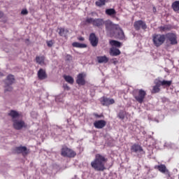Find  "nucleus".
Segmentation results:
<instances>
[{
    "instance_id": "11",
    "label": "nucleus",
    "mask_w": 179,
    "mask_h": 179,
    "mask_svg": "<svg viewBox=\"0 0 179 179\" xmlns=\"http://www.w3.org/2000/svg\"><path fill=\"white\" fill-rule=\"evenodd\" d=\"M104 25L107 31L118 30V29H120V26L118 24H115L110 20L105 21Z\"/></svg>"
},
{
    "instance_id": "26",
    "label": "nucleus",
    "mask_w": 179,
    "mask_h": 179,
    "mask_svg": "<svg viewBox=\"0 0 179 179\" xmlns=\"http://www.w3.org/2000/svg\"><path fill=\"white\" fill-rule=\"evenodd\" d=\"M115 31H119V32H117V38H119L120 40L125 38V34L120 27L117 29H115Z\"/></svg>"
},
{
    "instance_id": "36",
    "label": "nucleus",
    "mask_w": 179,
    "mask_h": 179,
    "mask_svg": "<svg viewBox=\"0 0 179 179\" xmlns=\"http://www.w3.org/2000/svg\"><path fill=\"white\" fill-rule=\"evenodd\" d=\"M21 14H22V15H27L28 14L27 10V9L22 10Z\"/></svg>"
},
{
    "instance_id": "5",
    "label": "nucleus",
    "mask_w": 179,
    "mask_h": 179,
    "mask_svg": "<svg viewBox=\"0 0 179 179\" xmlns=\"http://www.w3.org/2000/svg\"><path fill=\"white\" fill-rule=\"evenodd\" d=\"M133 96L137 102L143 103L145 98L147 96V92L143 89L136 90L134 92Z\"/></svg>"
},
{
    "instance_id": "34",
    "label": "nucleus",
    "mask_w": 179,
    "mask_h": 179,
    "mask_svg": "<svg viewBox=\"0 0 179 179\" xmlns=\"http://www.w3.org/2000/svg\"><path fill=\"white\" fill-rule=\"evenodd\" d=\"M47 45H48V46L50 47V48L52 47L53 45H54L53 41H52V40L48 41H47Z\"/></svg>"
},
{
    "instance_id": "17",
    "label": "nucleus",
    "mask_w": 179,
    "mask_h": 179,
    "mask_svg": "<svg viewBox=\"0 0 179 179\" xmlns=\"http://www.w3.org/2000/svg\"><path fill=\"white\" fill-rule=\"evenodd\" d=\"M38 78L40 80H44L48 78V75L45 69L41 68L38 70Z\"/></svg>"
},
{
    "instance_id": "22",
    "label": "nucleus",
    "mask_w": 179,
    "mask_h": 179,
    "mask_svg": "<svg viewBox=\"0 0 179 179\" xmlns=\"http://www.w3.org/2000/svg\"><path fill=\"white\" fill-rule=\"evenodd\" d=\"M99 64H107L109 61L106 56L98 57H96Z\"/></svg>"
},
{
    "instance_id": "27",
    "label": "nucleus",
    "mask_w": 179,
    "mask_h": 179,
    "mask_svg": "<svg viewBox=\"0 0 179 179\" xmlns=\"http://www.w3.org/2000/svg\"><path fill=\"white\" fill-rule=\"evenodd\" d=\"M172 8L174 12H179V1H175L172 3Z\"/></svg>"
},
{
    "instance_id": "31",
    "label": "nucleus",
    "mask_w": 179,
    "mask_h": 179,
    "mask_svg": "<svg viewBox=\"0 0 179 179\" xmlns=\"http://www.w3.org/2000/svg\"><path fill=\"white\" fill-rule=\"evenodd\" d=\"M159 92H160V87H157V86L155 85L152 88V93L156 94V93H159Z\"/></svg>"
},
{
    "instance_id": "30",
    "label": "nucleus",
    "mask_w": 179,
    "mask_h": 179,
    "mask_svg": "<svg viewBox=\"0 0 179 179\" xmlns=\"http://www.w3.org/2000/svg\"><path fill=\"white\" fill-rule=\"evenodd\" d=\"M162 84V86L170 87L172 84V81L163 80Z\"/></svg>"
},
{
    "instance_id": "1",
    "label": "nucleus",
    "mask_w": 179,
    "mask_h": 179,
    "mask_svg": "<svg viewBox=\"0 0 179 179\" xmlns=\"http://www.w3.org/2000/svg\"><path fill=\"white\" fill-rule=\"evenodd\" d=\"M8 115L12 117L13 127H14V129L20 131L23 128H27V125L24 120H16L17 117H22V113H19L16 110H11L8 113Z\"/></svg>"
},
{
    "instance_id": "35",
    "label": "nucleus",
    "mask_w": 179,
    "mask_h": 179,
    "mask_svg": "<svg viewBox=\"0 0 179 179\" xmlns=\"http://www.w3.org/2000/svg\"><path fill=\"white\" fill-rule=\"evenodd\" d=\"M63 88H64V90H66V91L70 90V87H69L68 85H66V84L63 85Z\"/></svg>"
},
{
    "instance_id": "6",
    "label": "nucleus",
    "mask_w": 179,
    "mask_h": 179,
    "mask_svg": "<svg viewBox=\"0 0 179 179\" xmlns=\"http://www.w3.org/2000/svg\"><path fill=\"white\" fill-rule=\"evenodd\" d=\"M131 152L136 153L138 158H142V156L146 154V152L143 150L142 146L137 143H134L131 146Z\"/></svg>"
},
{
    "instance_id": "13",
    "label": "nucleus",
    "mask_w": 179,
    "mask_h": 179,
    "mask_svg": "<svg viewBox=\"0 0 179 179\" xmlns=\"http://www.w3.org/2000/svg\"><path fill=\"white\" fill-rule=\"evenodd\" d=\"M89 41L92 47H96L99 44V38L96 37L94 33L90 34Z\"/></svg>"
},
{
    "instance_id": "10",
    "label": "nucleus",
    "mask_w": 179,
    "mask_h": 179,
    "mask_svg": "<svg viewBox=\"0 0 179 179\" xmlns=\"http://www.w3.org/2000/svg\"><path fill=\"white\" fill-rule=\"evenodd\" d=\"M15 83V77L13 75H8L7 79L6 80V85L7 88H6L5 92H12L13 87H10L11 85Z\"/></svg>"
},
{
    "instance_id": "37",
    "label": "nucleus",
    "mask_w": 179,
    "mask_h": 179,
    "mask_svg": "<svg viewBox=\"0 0 179 179\" xmlns=\"http://www.w3.org/2000/svg\"><path fill=\"white\" fill-rule=\"evenodd\" d=\"M159 29H161V31H165L166 30L168 29V28L166 27H159Z\"/></svg>"
},
{
    "instance_id": "21",
    "label": "nucleus",
    "mask_w": 179,
    "mask_h": 179,
    "mask_svg": "<svg viewBox=\"0 0 179 179\" xmlns=\"http://www.w3.org/2000/svg\"><path fill=\"white\" fill-rule=\"evenodd\" d=\"M45 56H41V57L37 56L36 57H35V61L36 62V63L41 66H43L45 64Z\"/></svg>"
},
{
    "instance_id": "39",
    "label": "nucleus",
    "mask_w": 179,
    "mask_h": 179,
    "mask_svg": "<svg viewBox=\"0 0 179 179\" xmlns=\"http://www.w3.org/2000/svg\"><path fill=\"white\" fill-rule=\"evenodd\" d=\"M94 116L95 117H96V118H101V117H102V115H98L97 113H94Z\"/></svg>"
},
{
    "instance_id": "19",
    "label": "nucleus",
    "mask_w": 179,
    "mask_h": 179,
    "mask_svg": "<svg viewBox=\"0 0 179 179\" xmlns=\"http://www.w3.org/2000/svg\"><path fill=\"white\" fill-rule=\"evenodd\" d=\"M120 54H121V51L120 50V49L117 48H110V55L111 56L115 57V56L120 55Z\"/></svg>"
},
{
    "instance_id": "16",
    "label": "nucleus",
    "mask_w": 179,
    "mask_h": 179,
    "mask_svg": "<svg viewBox=\"0 0 179 179\" xmlns=\"http://www.w3.org/2000/svg\"><path fill=\"white\" fill-rule=\"evenodd\" d=\"M101 103L103 106H108L111 104H114V103H115V101L114 100V99H109L104 96L103 97Z\"/></svg>"
},
{
    "instance_id": "38",
    "label": "nucleus",
    "mask_w": 179,
    "mask_h": 179,
    "mask_svg": "<svg viewBox=\"0 0 179 179\" xmlns=\"http://www.w3.org/2000/svg\"><path fill=\"white\" fill-rule=\"evenodd\" d=\"M78 40L79 41L83 42V41H85V38H84V37H82V36H80V37L78 38Z\"/></svg>"
},
{
    "instance_id": "43",
    "label": "nucleus",
    "mask_w": 179,
    "mask_h": 179,
    "mask_svg": "<svg viewBox=\"0 0 179 179\" xmlns=\"http://www.w3.org/2000/svg\"><path fill=\"white\" fill-rule=\"evenodd\" d=\"M178 179H179V175H178Z\"/></svg>"
},
{
    "instance_id": "8",
    "label": "nucleus",
    "mask_w": 179,
    "mask_h": 179,
    "mask_svg": "<svg viewBox=\"0 0 179 179\" xmlns=\"http://www.w3.org/2000/svg\"><path fill=\"white\" fill-rule=\"evenodd\" d=\"M165 38H166V42L169 43L171 45L178 44V36L174 33H168L165 35Z\"/></svg>"
},
{
    "instance_id": "12",
    "label": "nucleus",
    "mask_w": 179,
    "mask_h": 179,
    "mask_svg": "<svg viewBox=\"0 0 179 179\" xmlns=\"http://www.w3.org/2000/svg\"><path fill=\"white\" fill-rule=\"evenodd\" d=\"M15 150L17 154H22L23 157H26L29 154V150L23 145L16 147Z\"/></svg>"
},
{
    "instance_id": "28",
    "label": "nucleus",
    "mask_w": 179,
    "mask_h": 179,
    "mask_svg": "<svg viewBox=\"0 0 179 179\" xmlns=\"http://www.w3.org/2000/svg\"><path fill=\"white\" fill-rule=\"evenodd\" d=\"M106 14L108 15H116V10L114 8H107L106 10Z\"/></svg>"
},
{
    "instance_id": "15",
    "label": "nucleus",
    "mask_w": 179,
    "mask_h": 179,
    "mask_svg": "<svg viewBox=\"0 0 179 179\" xmlns=\"http://www.w3.org/2000/svg\"><path fill=\"white\" fill-rule=\"evenodd\" d=\"M106 124H107V122L104 120H96L94 122V127L96 129H102L103 128H104L106 126Z\"/></svg>"
},
{
    "instance_id": "20",
    "label": "nucleus",
    "mask_w": 179,
    "mask_h": 179,
    "mask_svg": "<svg viewBox=\"0 0 179 179\" xmlns=\"http://www.w3.org/2000/svg\"><path fill=\"white\" fill-rule=\"evenodd\" d=\"M58 31H59V34L60 36H64L66 37L67 34H69V31L68 29H65V28H58Z\"/></svg>"
},
{
    "instance_id": "33",
    "label": "nucleus",
    "mask_w": 179,
    "mask_h": 179,
    "mask_svg": "<svg viewBox=\"0 0 179 179\" xmlns=\"http://www.w3.org/2000/svg\"><path fill=\"white\" fill-rule=\"evenodd\" d=\"M117 117L121 120H124L125 118V115L122 111L120 112L119 115H117Z\"/></svg>"
},
{
    "instance_id": "3",
    "label": "nucleus",
    "mask_w": 179,
    "mask_h": 179,
    "mask_svg": "<svg viewBox=\"0 0 179 179\" xmlns=\"http://www.w3.org/2000/svg\"><path fill=\"white\" fill-rule=\"evenodd\" d=\"M85 22L87 24H92L94 27H98L101 29L105 25L106 21L103 18H86Z\"/></svg>"
},
{
    "instance_id": "23",
    "label": "nucleus",
    "mask_w": 179,
    "mask_h": 179,
    "mask_svg": "<svg viewBox=\"0 0 179 179\" xmlns=\"http://www.w3.org/2000/svg\"><path fill=\"white\" fill-rule=\"evenodd\" d=\"M63 78H64L65 82H67L68 83H69V84H71V85H73V83H74V82H75L73 77H71V76H66V75H64V76H63Z\"/></svg>"
},
{
    "instance_id": "9",
    "label": "nucleus",
    "mask_w": 179,
    "mask_h": 179,
    "mask_svg": "<svg viewBox=\"0 0 179 179\" xmlns=\"http://www.w3.org/2000/svg\"><path fill=\"white\" fill-rule=\"evenodd\" d=\"M134 27L136 31H140L142 29L144 31H146L148 29V25L146 22L143 21L142 20H138L134 22Z\"/></svg>"
},
{
    "instance_id": "24",
    "label": "nucleus",
    "mask_w": 179,
    "mask_h": 179,
    "mask_svg": "<svg viewBox=\"0 0 179 179\" xmlns=\"http://www.w3.org/2000/svg\"><path fill=\"white\" fill-rule=\"evenodd\" d=\"M110 44L113 47L119 48L122 45V44L120 41L116 40H110Z\"/></svg>"
},
{
    "instance_id": "25",
    "label": "nucleus",
    "mask_w": 179,
    "mask_h": 179,
    "mask_svg": "<svg viewBox=\"0 0 179 179\" xmlns=\"http://www.w3.org/2000/svg\"><path fill=\"white\" fill-rule=\"evenodd\" d=\"M72 46L73 48H86L87 47V45L86 44L80 43L78 42H73L72 43Z\"/></svg>"
},
{
    "instance_id": "2",
    "label": "nucleus",
    "mask_w": 179,
    "mask_h": 179,
    "mask_svg": "<svg viewBox=\"0 0 179 179\" xmlns=\"http://www.w3.org/2000/svg\"><path fill=\"white\" fill-rule=\"evenodd\" d=\"M107 162L108 158L104 155L96 154L94 161L91 162V166L96 171H104L106 170V164Z\"/></svg>"
},
{
    "instance_id": "42",
    "label": "nucleus",
    "mask_w": 179,
    "mask_h": 179,
    "mask_svg": "<svg viewBox=\"0 0 179 179\" xmlns=\"http://www.w3.org/2000/svg\"><path fill=\"white\" fill-rule=\"evenodd\" d=\"M134 0H128V1H133Z\"/></svg>"
},
{
    "instance_id": "40",
    "label": "nucleus",
    "mask_w": 179,
    "mask_h": 179,
    "mask_svg": "<svg viewBox=\"0 0 179 179\" xmlns=\"http://www.w3.org/2000/svg\"><path fill=\"white\" fill-rule=\"evenodd\" d=\"M3 16V13L2 12H0V18H1Z\"/></svg>"
},
{
    "instance_id": "4",
    "label": "nucleus",
    "mask_w": 179,
    "mask_h": 179,
    "mask_svg": "<svg viewBox=\"0 0 179 179\" xmlns=\"http://www.w3.org/2000/svg\"><path fill=\"white\" fill-rule=\"evenodd\" d=\"M166 41V36L164 34H155L152 35V43L157 48H159Z\"/></svg>"
},
{
    "instance_id": "14",
    "label": "nucleus",
    "mask_w": 179,
    "mask_h": 179,
    "mask_svg": "<svg viewBox=\"0 0 179 179\" xmlns=\"http://www.w3.org/2000/svg\"><path fill=\"white\" fill-rule=\"evenodd\" d=\"M86 75L83 73H80L78 75L77 80H76V83L79 85H85L86 80H85Z\"/></svg>"
},
{
    "instance_id": "32",
    "label": "nucleus",
    "mask_w": 179,
    "mask_h": 179,
    "mask_svg": "<svg viewBox=\"0 0 179 179\" xmlns=\"http://www.w3.org/2000/svg\"><path fill=\"white\" fill-rule=\"evenodd\" d=\"M155 84L156 87H160L162 86V80H157L155 81Z\"/></svg>"
},
{
    "instance_id": "7",
    "label": "nucleus",
    "mask_w": 179,
    "mask_h": 179,
    "mask_svg": "<svg viewBox=\"0 0 179 179\" xmlns=\"http://www.w3.org/2000/svg\"><path fill=\"white\" fill-rule=\"evenodd\" d=\"M61 155L64 157L75 158L77 153L67 146H64L62 148Z\"/></svg>"
},
{
    "instance_id": "41",
    "label": "nucleus",
    "mask_w": 179,
    "mask_h": 179,
    "mask_svg": "<svg viewBox=\"0 0 179 179\" xmlns=\"http://www.w3.org/2000/svg\"><path fill=\"white\" fill-rule=\"evenodd\" d=\"M2 76H3V73L0 72V77H2Z\"/></svg>"
},
{
    "instance_id": "29",
    "label": "nucleus",
    "mask_w": 179,
    "mask_h": 179,
    "mask_svg": "<svg viewBox=\"0 0 179 179\" xmlns=\"http://www.w3.org/2000/svg\"><path fill=\"white\" fill-rule=\"evenodd\" d=\"M106 0H99L95 2L96 6L101 7L106 5Z\"/></svg>"
},
{
    "instance_id": "18",
    "label": "nucleus",
    "mask_w": 179,
    "mask_h": 179,
    "mask_svg": "<svg viewBox=\"0 0 179 179\" xmlns=\"http://www.w3.org/2000/svg\"><path fill=\"white\" fill-rule=\"evenodd\" d=\"M155 169H158V171L162 172V173H167L169 176H170L169 171L167 169V167H166V166L164 164L157 165L155 166Z\"/></svg>"
}]
</instances>
